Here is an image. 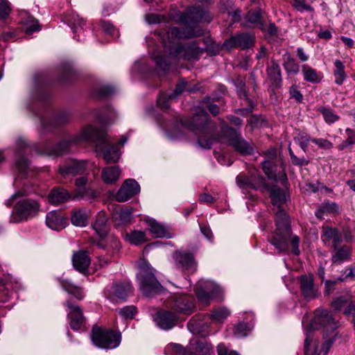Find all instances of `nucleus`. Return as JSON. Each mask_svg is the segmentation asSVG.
<instances>
[{
	"label": "nucleus",
	"instance_id": "nucleus-31",
	"mask_svg": "<svg viewBox=\"0 0 355 355\" xmlns=\"http://www.w3.org/2000/svg\"><path fill=\"white\" fill-rule=\"evenodd\" d=\"M71 196L64 189H57L51 191L49 196V200L51 204L58 205L67 201Z\"/></svg>",
	"mask_w": 355,
	"mask_h": 355
},
{
	"label": "nucleus",
	"instance_id": "nucleus-9",
	"mask_svg": "<svg viewBox=\"0 0 355 355\" xmlns=\"http://www.w3.org/2000/svg\"><path fill=\"white\" fill-rule=\"evenodd\" d=\"M198 299L205 305L209 304L212 300L220 299L223 295L222 288L211 281H200L195 288Z\"/></svg>",
	"mask_w": 355,
	"mask_h": 355
},
{
	"label": "nucleus",
	"instance_id": "nucleus-49",
	"mask_svg": "<svg viewBox=\"0 0 355 355\" xmlns=\"http://www.w3.org/2000/svg\"><path fill=\"white\" fill-rule=\"evenodd\" d=\"M247 21L253 25H257L261 21V13L259 10H250L245 17Z\"/></svg>",
	"mask_w": 355,
	"mask_h": 355
},
{
	"label": "nucleus",
	"instance_id": "nucleus-39",
	"mask_svg": "<svg viewBox=\"0 0 355 355\" xmlns=\"http://www.w3.org/2000/svg\"><path fill=\"white\" fill-rule=\"evenodd\" d=\"M230 314L226 307H218L213 310L211 318L218 322H223Z\"/></svg>",
	"mask_w": 355,
	"mask_h": 355
},
{
	"label": "nucleus",
	"instance_id": "nucleus-18",
	"mask_svg": "<svg viewBox=\"0 0 355 355\" xmlns=\"http://www.w3.org/2000/svg\"><path fill=\"white\" fill-rule=\"evenodd\" d=\"M254 36L248 33H243L231 37L224 43L225 46L228 49L240 47L241 49H248L254 44Z\"/></svg>",
	"mask_w": 355,
	"mask_h": 355
},
{
	"label": "nucleus",
	"instance_id": "nucleus-48",
	"mask_svg": "<svg viewBox=\"0 0 355 355\" xmlns=\"http://www.w3.org/2000/svg\"><path fill=\"white\" fill-rule=\"evenodd\" d=\"M268 75L272 81L280 80V69L277 64H272L267 69Z\"/></svg>",
	"mask_w": 355,
	"mask_h": 355
},
{
	"label": "nucleus",
	"instance_id": "nucleus-58",
	"mask_svg": "<svg viewBox=\"0 0 355 355\" xmlns=\"http://www.w3.org/2000/svg\"><path fill=\"white\" fill-rule=\"evenodd\" d=\"M344 314L351 318L352 321L355 320V301L351 302L344 311Z\"/></svg>",
	"mask_w": 355,
	"mask_h": 355
},
{
	"label": "nucleus",
	"instance_id": "nucleus-10",
	"mask_svg": "<svg viewBox=\"0 0 355 355\" xmlns=\"http://www.w3.org/2000/svg\"><path fill=\"white\" fill-rule=\"evenodd\" d=\"M202 34V28L196 25L193 26H187L183 31L179 28L173 27L171 29L170 32L166 33L167 40L163 38L162 43L165 49H171V45L173 46L176 40L198 37Z\"/></svg>",
	"mask_w": 355,
	"mask_h": 355
},
{
	"label": "nucleus",
	"instance_id": "nucleus-42",
	"mask_svg": "<svg viewBox=\"0 0 355 355\" xmlns=\"http://www.w3.org/2000/svg\"><path fill=\"white\" fill-rule=\"evenodd\" d=\"M294 141L300 144L303 150H305L310 141V137L304 132L296 130Z\"/></svg>",
	"mask_w": 355,
	"mask_h": 355
},
{
	"label": "nucleus",
	"instance_id": "nucleus-29",
	"mask_svg": "<svg viewBox=\"0 0 355 355\" xmlns=\"http://www.w3.org/2000/svg\"><path fill=\"white\" fill-rule=\"evenodd\" d=\"M60 284L62 288L69 294L78 300L84 298V293L80 287L76 286L67 280H60Z\"/></svg>",
	"mask_w": 355,
	"mask_h": 355
},
{
	"label": "nucleus",
	"instance_id": "nucleus-56",
	"mask_svg": "<svg viewBox=\"0 0 355 355\" xmlns=\"http://www.w3.org/2000/svg\"><path fill=\"white\" fill-rule=\"evenodd\" d=\"M101 28L103 31L107 35L111 36H116L117 31L115 28L108 21H102L101 22Z\"/></svg>",
	"mask_w": 355,
	"mask_h": 355
},
{
	"label": "nucleus",
	"instance_id": "nucleus-53",
	"mask_svg": "<svg viewBox=\"0 0 355 355\" xmlns=\"http://www.w3.org/2000/svg\"><path fill=\"white\" fill-rule=\"evenodd\" d=\"M300 238L295 235L291 238L290 240V250L294 255L298 256L300 254L299 248Z\"/></svg>",
	"mask_w": 355,
	"mask_h": 355
},
{
	"label": "nucleus",
	"instance_id": "nucleus-37",
	"mask_svg": "<svg viewBox=\"0 0 355 355\" xmlns=\"http://www.w3.org/2000/svg\"><path fill=\"white\" fill-rule=\"evenodd\" d=\"M335 70L334 71V76L335 77V83L337 85H342L344 80L345 79L346 75L345 73V66L343 63L337 60L334 62Z\"/></svg>",
	"mask_w": 355,
	"mask_h": 355
},
{
	"label": "nucleus",
	"instance_id": "nucleus-47",
	"mask_svg": "<svg viewBox=\"0 0 355 355\" xmlns=\"http://www.w3.org/2000/svg\"><path fill=\"white\" fill-rule=\"evenodd\" d=\"M349 301V299L348 297H339L331 302V307L335 311H340L348 304Z\"/></svg>",
	"mask_w": 355,
	"mask_h": 355
},
{
	"label": "nucleus",
	"instance_id": "nucleus-20",
	"mask_svg": "<svg viewBox=\"0 0 355 355\" xmlns=\"http://www.w3.org/2000/svg\"><path fill=\"white\" fill-rule=\"evenodd\" d=\"M322 239L325 245H331L335 250L343 241V236L338 229L330 227H323Z\"/></svg>",
	"mask_w": 355,
	"mask_h": 355
},
{
	"label": "nucleus",
	"instance_id": "nucleus-5",
	"mask_svg": "<svg viewBox=\"0 0 355 355\" xmlns=\"http://www.w3.org/2000/svg\"><path fill=\"white\" fill-rule=\"evenodd\" d=\"M21 192H17L8 200L6 205L9 207L16 202L10 220L13 223L27 220L35 216L40 208L39 203L33 199L23 198Z\"/></svg>",
	"mask_w": 355,
	"mask_h": 355
},
{
	"label": "nucleus",
	"instance_id": "nucleus-51",
	"mask_svg": "<svg viewBox=\"0 0 355 355\" xmlns=\"http://www.w3.org/2000/svg\"><path fill=\"white\" fill-rule=\"evenodd\" d=\"M10 6L8 0H0V19H5L10 12Z\"/></svg>",
	"mask_w": 355,
	"mask_h": 355
},
{
	"label": "nucleus",
	"instance_id": "nucleus-64",
	"mask_svg": "<svg viewBox=\"0 0 355 355\" xmlns=\"http://www.w3.org/2000/svg\"><path fill=\"white\" fill-rule=\"evenodd\" d=\"M215 200V198L209 193H204L199 196V201L201 203L212 204Z\"/></svg>",
	"mask_w": 355,
	"mask_h": 355
},
{
	"label": "nucleus",
	"instance_id": "nucleus-25",
	"mask_svg": "<svg viewBox=\"0 0 355 355\" xmlns=\"http://www.w3.org/2000/svg\"><path fill=\"white\" fill-rule=\"evenodd\" d=\"M72 262L77 270L85 272L90 264L91 259L86 251L80 250L73 254Z\"/></svg>",
	"mask_w": 355,
	"mask_h": 355
},
{
	"label": "nucleus",
	"instance_id": "nucleus-21",
	"mask_svg": "<svg viewBox=\"0 0 355 355\" xmlns=\"http://www.w3.org/2000/svg\"><path fill=\"white\" fill-rule=\"evenodd\" d=\"M157 325L162 329H172L176 324L177 317L171 311H159L154 317Z\"/></svg>",
	"mask_w": 355,
	"mask_h": 355
},
{
	"label": "nucleus",
	"instance_id": "nucleus-1",
	"mask_svg": "<svg viewBox=\"0 0 355 355\" xmlns=\"http://www.w3.org/2000/svg\"><path fill=\"white\" fill-rule=\"evenodd\" d=\"M260 184L254 186L251 180L244 174H239L236 177V184L241 189L254 188L258 189L261 187L266 189L271 198L272 204L277 207L276 211V230L270 239V243L277 250L278 253H285L288 249V220L286 212L282 208L286 203V196L283 191L275 185L268 187L265 183L263 178H259Z\"/></svg>",
	"mask_w": 355,
	"mask_h": 355
},
{
	"label": "nucleus",
	"instance_id": "nucleus-63",
	"mask_svg": "<svg viewBox=\"0 0 355 355\" xmlns=\"http://www.w3.org/2000/svg\"><path fill=\"white\" fill-rule=\"evenodd\" d=\"M153 58L156 64L162 69L166 70L168 69L169 64L161 55H153Z\"/></svg>",
	"mask_w": 355,
	"mask_h": 355
},
{
	"label": "nucleus",
	"instance_id": "nucleus-2",
	"mask_svg": "<svg viewBox=\"0 0 355 355\" xmlns=\"http://www.w3.org/2000/svg\"><path fill=\"white\" fill-rule=\"evenodd\" d=\"M80 141H90L96 146V151L101 154L107 164L115 163L120 157L118 146H123L127 141V137L123 136L119 144H111L107 135L104 130L94 128L90 125L85 127L78 135H74L67 141H64L58 144L53 150V154L61 155L68 152L71 144Z\"/></svg>",
	"mask_w": 355,
	"mask_h": 355
},
{
	"label": "nucleus",
	"instance_id": "nucleus-26",
	"mask_svg": "<svg viewBox=\"0 0 355 355\" xmlns=\"http://www.w3.org/2000/svg\"><path fill=\"white\" fill-rule=\"evenodd\" d=\"M90 211L85 208L75 209L71 211V222L77 227H85L88 224Z\"/></svg>",
	"mask_w": 355,
	"mask_h": 355
},
{
	"label": "nucleus",
	"instance_id": "nucleus-7",
	"mask_svg": "<svg viewBox=\"0 0 355 355\" xmlns=\"http://www.w3.org/2000/svg\"><path fill=\"white\" fill-rule=\"evenodd\" d=\"M93 343L101 348L114 349L117 347L121 340L120 332L112 330H103L98 327H94L92 334Z\"/></svg>",
	"mask_w": 355,
	"mask_h": 355
},
{
	"label": "nucleus",
	"instance_id": "nucleus-34",
	"mask_svg": "<svg viewBox=\"0 0 355 355\" xmlns=\"http://www.w3.org/2000/svg\"><path fill=\"white\" fill-rule=\"evenodd\" d=\"M126 239L133 245H140L148 241L146 233L142 231L134 230L131 232L126 234Z\"/></svg>",
	"mask_w": 355,
	"mask_h": 355
},
{
	"label": "nucleus",
	"instance_id": "nucleus-35",
	"mask_svg": "<svg viewBox=\"0 0 355 355\" xmlns=\"http://www.w3.org/2000/svg\"><path fill=\"white\" fill-rule=\"evenodd\" d=\"M302 73L304 74V80L308 82L315 83H319L321 80V76L316 70L306 64L302 65Z\"/></svg>",
	"mask_w": 355,
	"mask_h": 355
},
{
	"label": "nucleus",
	"instance_id": "nucleus-28",
	"mask_svg": "<svg viewBox=\"0 0 355 355\" xmlns=\"http://www.w3.org/2000/svg\"><path fill=\"white\" fill-rule=\"evenodd\" d=\"M146 223L148 225V231L155 236L157 238L162 237H171L167 232L166 228L160 223H158L153 218L146 219Z\"/></svg>",
	"mask_w": 355,
	"mask_h": 355
},
{
	"label": "nucleus",
	"instance_id": "nucleus-44",
	"mask_svg": "<svg viewBox=\"0 0 355 355\" xmlns=\"http://www.w3.org/2000/svg\"><path fill=\"white\" fill-rule=\"evenodd\" d=\"M338 211V207L336 203H325L323 204L316 212L315 215L318 218H322V214L324 213H336Z\"/></svg>",
	"mask_w": 355,
	"mask_h": 355
},
{
	"label": "nucleus",
	"instance_id": "nucleus-60",
	"mask_svg": "<svg viewBox=\"0 0 355 355\" xmlns=\"http://www.w3.org/2000/svg\"><path fill=\"white\" fill-rule=\"evenodd\" d=\"M217 353L218 355H239L235 351H230L223 343H220L217 346Z\"/></svg>",
	"mask_w": 355,
	"mask_h": 355
},
{
	"label": "nucleus",
	"instance_id": "nucleus-41",
	"mask_svg": "<svg viewBox=\"0 0 355 355\" xmlns=\"http://www.w3.org/2000/svg\"><path fill=\"white\" fill-rule=\"evenodd\" d=\"M137 309L135 306H125L119 311V314L124 320H132L137 314Z\"/></svg>",
	"mask_w": 355,
	"mask_h": 355
},
{
	"label": "nucleus",
	"instance_id": "nucleus-30",
	"mask_svg": "<svg viewBox=\"0 0 355 355\" xmlns=\"http://www.w3.org/2000/svg\"><path fill=\"white\" fill-rule=\"evenodd\" d=\"M113 217L118 225L130 223L132 218V208L128 207L116 210L113 214Z\"/></svg>",
	"mask_w": 355,
	"mask_h": 355
},
{
	"label": "nucleus",
	"instance_id": "nucleus-62",
	"mask_svg": "<svg viewBox=\"0 0 355 355\" xmlns=\"http://www.w3.org/2000/svg\"><path fill=\"white\" fill-rule=\"evenodd\" d=\"M354 277H355V267L345 269L343 274L338 278V280H339V282H343L347 278Z\"/></svg>",
	"mask_w": 355,
	"mask_h": 355
},
{
	"label": "nucleus",
	"instance_id": "nucleus-33",
	"mask_svg": "<svg viewBox=\"0 0 355 355\" xmlns=\"http://www.w3.org/2000/svg\"><path fill=\"white\" fill-rule=\"evenodd\" d=\"M66 21L74 33L82 31L84 21L78 15L70 14L66 17Z\"/></svg>",
	"mask_w": 355,
	"mask_h": 355
},
{
	"label": "nucleus",
	"instance_id": "nucleus-40",
	"mask_svg": "<svg viewBox=\"0 0 355 355\" xmlns=\"http://www.w3.org/2000/svg\"><path fill=\"white\" fill-rule=\"evenodd\" d=\"M318 110L322 114L324 120L327 123H333L340 119L330 108L322 106Z\"/></svg>",
	"mask_w": 355,
	"mask_h": 355
},
{
	"label": "nucleus",
	"instance_id": "nucleus-38",
	"mask_svg": "<svg viewBox=\"0 0 355 355\" xmlns=\"http://www.w3.org/2000/svg\"><path fill=\"white\" fill-rule=\"evenodd\" d=\"M351 253L349 246L343 245L339 248L336 254L332 256V261L334 263H340L341 261L347 260Z\"/></svg>",
	"mask_w": 355,
	"mask_h": 355
},
{
	"label": "nucleus",
	"instance_id": "nucleus-11",
	"mask_svg": "<svg viewBox=\"0 0 355 355\" xmlns=\"http://www.w3.org/2000/svg\"><path fill=\"white\" fill-rule=\"evenodd\" d=\"M133 287L129 282H121L113 284L105 291L106 295L112 302H124L132 294Z\"/></svg>",
	"mask_w": 355,
	"mask_h": 355
},
{
	"label": "nucleus",
	"instance_id": "nucleus-19",
	"mask_svg": "<svg viewBox=\"0 0 355 355\" xmlns=\"http://www.w3.org/2000/svg\"><path fill=\"white\" fill-rule=\"evenodd\" d=\"M171 307L178 312L190 314L194 308L193 299L187 295H175L172 300Z\"/></svg>",
	"mask_w": 355,
	"mask_h": 355
},
{
	"label": "nucleus",
	"instance_id": "nucleus-36",
	"mask_svg": "<svg viewBox=\"0 0 355 355\" xmlns=\"http://www.w3.org/2000/svg\"><path fill=\"white\" fill-rule=\"evenodd\" d=\"M87 182L88 178L87 176L80 177L76 180L75 184L78 188V190L76 191L75 198H83L86 196L87 193L90 191L89 190L85 188V186Z\"/></svg>",
	"mask_w": 355,
	"mask_h": 355
},
{
	"label": "nucleus",
	"instance_id": "nucleus-46",
	"mask_svg": "<svg viewBox=\"0 0 355 355\" xmlns=\"http://www.w3.org/2000/svg\"><path fill=\"white\" fill-rule=\"evenodd\" d=\"M165 352L169 355H187V350L178 344L171 343L165 349Z\"/></svg>",
	"mask_w": 355,
	"mask_h": 355
},
{
	"label": "nucleus",
	"instance_id": "nucleus-14",
	"mask_svg": "<svg viewBox=\"0 0 355 355\" xmlns=\"http://www.w3.org/2000/svg\"><path fill=\"white\" fill-rule=\"evenodd\" d=\"M176 266L184 271L193 272L196 270L197 263L194 259L193 254L186 252H175L173 254Z\"/></svg>",
	"mask_w": 355,
	"mask_h": 355
},
{
	"label": "nucleus",
	"instance_id": "nucleus-24",
	"mask_svg": "<svg viewBox=\"0 0 355 355\" xmlns=\"http://www.w3.org/2000/svg\"><path fill=\"white\" fill-rule=\"evenodd\" d=\"M212 347L205 340H193L190 343L187 355H210Z\"/></svg>",
	"mask_w": 355,
	"mask_h": 355
},
{
	"label": "nucleus",
	"instance_id": "nucleus-59",
	"mask_svg": "<svg viewBox=\"0 0 355 355\" xmlns=\"http://www.w3.org/2000/svg\"><path fill=\"white\" fill-rule=\"evenodd\" d=\"M168 94L161 95L157 98V105L160 107L162 109H167L168 107V102L169 100L175 99V98H170Z\"/></svg>",
	"mask_w": 355,
	"mask_h": 355
},
{
	"label": "nucleus",
	"instance_id": "nucleus-57",
	"mask_svg": "<svg viewBox=\"0 0 355 355\" xmlns=\"http://www.w3.org/2000/svg\"><path fill=\"white\" fill-rule=\"evenodd\" d=\"M305 0H294L293 6L298 11L302 12L303 10L312 11L313 8L305 4Z\"/></svg>",
	"mask_w": 355,
	"mask_h": 355
},
{
	"label": "nucleus",
	"instance_id": "nucleus-54",
	"mask_svg": "<svg viewBox=\"0 0 355 355\" xmlns=\"http://www.w3.org/2000/svg\"><path fill=\"white\" fill-rule=\"evenodd\" d=\"M290 98H294L298 103H302L304 100L302 94L296 85L290 87Z\"/></svg>",
	"mask_w": 355,
	"mask_h": 355
},
{
	"label": "nucleus",
	"instance_id": "nucleus-50",
	"mask_svg": "<svg viewBox=\"0 0 355 355\" xmlns=\"http://www.w3.org/2000/svg\"><path fill=\"white\" fill-rule=\"evenodd\" d=\"M26 32L28 34H31L33 32L40 31L39 22L37 19L33 18L28 19L25 23Z\"/></svg>",
	"mask_w": 355,
	"mask_h": 355
},
{
	"label": "nucleus",
	"instance_id": "nucleus-61",
	"mask_svg": "<svg viewBox=\"0 0 355 355\" xmlns=\"http://www.w3.org/2000/svg\"><path fill=\"white\" fill-rule=\"evenodd\" d=\"M186 88V83L184 81H180L174 90L173 92L171 93L168 96L170 98H175L178 96L180 94H181Z\"/></svg>",
	"mask_w": 355,
	"mask_h": 355
},
{
	"label": "nucleus",
	"instance_id": "nucleus-22",
	"mask_svg": "<svg viewBox=\"0 0 355 355\" xmlns=\"http://www.w3.org/2000/svg\"><path fill=\"white\" fill-rule=\"evenodd\" d=\"M31 152V148L23 140L18 141V149L16 153L17 157L15 161V166L20 173H25L28 168V163L24 158V155Z\"/></svg>",
	"mask_w": 355,
	"mask_h": 355
},
{
	"label": "nucleus",
	"instance_id": "nucleus-4",
	"mask_svg": "<svg viewBox=\"0 0 355 355\" xmlns=\"http://www.w3.org/2000/svg\"><path fill=\"white\" fill-rule=\"evenodd\" d=\"M201 110L193 116L189 122V128L198 137V144L203 148H210L213 139L207 127L209 115L205 110H208L214 116L219 113V108L216 104L210 103L209 101H203Z\"/></svg>",
	"mask_w": 355,
	"mask_h": 355
},
{
	"label": "nucleus",
	"instance_id": "nucleus-16",
	"mask_svg": "<svg viewBox=\"0 0 355 355\" xmlns=\"http://www.w3.org/2000/svg\"><path fill=\"white\" fill-rule=\"evenodd\" d=\"M312 275H304L300 277L299 284L302 295L307 300H312L318 296V289L313 284Z\"/></svg>",
	"mask_w": 355,
	"mask_h": 355
},
{
	"label": "nucleus",
	"instance_id": "nucleus-6",
	"mask_svg": "<svg viewBox=\"0 0 355 355\" xmlns=\"http://www.w3.org/2000/svg\"><path fill=\"white\" fill-rule=\"evenodd\" d=\"M137 265V281L142 293L146 297H150L160 293L162 286L155 277L154 269L144 259L139 260Z\"/></svg>",
	"mask_w": 355,
	"mask_h": 355
},
{
	"label": "nucleus",
	"instance_id": "nucleus-43",
	"mask_svg": "<svg viewBox=\"0 0 355 355\" xmlns=\"http://www.w3.org/2000/svg\"><path fill=\"white\" fill-rule=\"evenodd\" d=\"M263 171L268 179L277 180V176L275 172V166L271 161L264 160L262 162Z\"/></svg>",
	"mask_w": 355,
	"mask_h": 355
},
{
	"label": "nucleus",
	"instance_id": "nucleus-32",
	"mask_svg": "<svg viewBox=\"0 0 355 355\" xmlns=\"http://www.w3.org/2000/svg\"><path fill=\"white\" fill-rule=\"evenodd\" d=\"M106 223L107 217L104 214L99 213L97 216L95 223L93 225V228L101 238L105 236L107 233Z\"/></svg>",
	"mask_w": 355,
	"mask_h": 355
},
{
	"label": "nucleus",
	"instance_id": "nucleus-13",
	"mask_svg": "<svg viewBox=\"0 0 355 355\" xmlns=\"http://www.w3.org/2000/svg\"><path fill=\"white\" fill-rule=\"evenodd\" d=\"M66 306L68 308L67 318L71 328L76 331L81 329L85 324L82 309L78 305L73 304L70 301L66 302Z\"/></svg>",
	"mask_w": 355,
	"mask_h": 355
},
{
	"label": "nucleus",
	"instance_id": "nucleus-3",
	"mask_svg": "<svg viewBox=\"0 0 355 355\" xmlns=\"http://www.w3.org/2000/svg\"><path fill=\"white\" fill-rule=\"evenodd\" d=\"M313 322L315 324L321 325L324 328V331H326L325 340L319 351L318 338L315 336L314 331L309 329L304 345V355H325L337 334L336 330L338 326V322L329 311L323 309L315 311Z\"/></svg>",
	"mask_w": 355,
	"mask_h": 355
},
{
	"label": "nucleus",
	"instance_id": "nucleus-15",
	"mask_svg": "<svg viewBox=\"0 0 355 355\" xmlns=\"http://www.w3.org/2000/svg\"><path fill=\"white\" fill-rule=\"evenodd\" d=\"M202 49L196 44H191L184 46H174V51L170 49V54L173 56L180 55L186 60H197L202 53Z\"/></svg>",
	"mask_w": 355,
	"mask_h": 355
},
{
	"label": "nucleus",
	"instance_id": "nucleus-17",
	"mask_svg": "<svg viewBox=\"0 0 355 355\" xmlns=\"http://www.w3.org/2000/svg\"><path fill=\"white\" fill-rule=\"evenodd\" d=\"M87 164L85 161L69 159L60 166L59 171L63 176L68 175L74 176L84 173L87 168Z\"/></svg>",
	"mask_w": 355,
	"mask_h": 355
},
{
	"label": "nucleus",
	"instance_id": "nucleus-27",
	"mask_svg": "<svg viewBox=\"0 0 355 355\" xmlns=\"http://www.w3.org/2000/svg\"><path fill=\"white\" fill-rule=\"evenodd\" d=\"M121 170L118 166L105 167L102 169V180L107 184L115 183L119 178Z\"/></svg>",
	"mask_w": 355,
	"mask_h": 355
},
{
	"label": "nucleus",
	"instance_id": "nucleus-12",
	"mask_svg": "<svg viewBox=\"0 0 355 355\" xmlns=\"http://www.w3.org/2000/svg\"><path fill=\"white\" fill-rule=\"evenodd\" d=\"M140 186L134 179L126 180L116 194V200L123 202L140 192Z\"/></svg>",
	"mask_w": 355,
	"mask_h": 355
},
{
	"label": "nucleus",
	"instance_id": "nucleus-45",
	"mask_svg": "<svg viewBox=\"0 0 355 355\" xmlns=\"http://www.w3.org/2000/svg\"><path fill=\"white\" fill-rule=\"evenodd\" d=\"M251 328L246 323H239L235 327L234 330V335L238 338H243L248 335L250 332Z\"/></svg>",
	"mask_w": 355,
	"mask_h": 355
},
{
	"label": "nucleus",
	"instance_id": "nucleus-55",
	"mask_svg": "<svg viewBox=\"0 0 355 355\" xmlns=\"http://www.w3.org/2000/svg\"><path fill=\"white\" fill-rule=\"evenodd\" d=\"M312 142L315 144L319 148L328 150L333 147V144L326 139H313Z\"/></svg>",
	"mask_w": 355,
	"mask_h": 355
},
{
	"label": "nucleus",
	"instance_id": "nucleus-23",
	"mask_svg": "<svg viewBox=\"0 0 355 355\" xmlns=\"http://www.w3.org/2000/svg\"><path fill=\"white\" fill-rule=\"evenodd\" d=\"M46 223L51 229L58 231L65 227L67 222L62 211H51L46 214Z\"/></svg>",
	"mask_w": 355,
	"mask_h": 355
},
{
	"label": "nucleus",
	"instance_id": "nucleus-8",
	"mask_svg": "<svg viewBox=\"0 0 355 355\" xmlns=\"http://www.w3.org/2000/svg\"><path fill=\"white\" fill-rule=\"evenodd\" d=\"M223 137L227 139L229 144L241 155H251L253 153V146L247 141L240 137V134L234 128L224 125L222 127Z\"/></svg>",
	"mask_w": 355,
	"mask_h": 355
},
{
	"label": "nucleus",
	"instance_id": "nucleus-52",
	"mask_svg": "<svg viewBox=\"0 0 355 355\" xmlns=\"http://www.w3.org/2000/svg\"><path fill=\"white\" fill-rule=\"evenodd\" d=\"M345 132L347 135V139L343 142L340 148V149H343L344 147L352 145L355 143V130L347 128Z\"/></svg>",
	"mask_w": 355,
	"mask_h": 355
}]
</instances>
